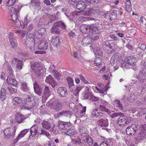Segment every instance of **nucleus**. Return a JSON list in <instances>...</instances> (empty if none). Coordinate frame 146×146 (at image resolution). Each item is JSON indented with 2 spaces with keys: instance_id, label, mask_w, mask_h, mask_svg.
<instances>
[{
  "instance_id": "5",
  "label": "nucleus",
  "mask_w": 146,
  "mask_h": 146,
  "mask_svg": "<svg viewBox=\"0 0 146 146\" xmlns=\"http://www.w3.org/2000/svg\"><path fill=\"white\" fill-rule=\"evenodd\" d=\"M15 129L8 128L5 129L4 131L5 138L8 139L11 136H14L15 135Z\"/></svg>"
},
{
  "instance_id": "34",
  "label": "nucleus",
  "mask_w": 146,
  "mask_h": 146,
  "mask_svg": "<svg viewBox=\"0 0 146 146\" xmlns=\"http://www.w3.org/2000/svg\"><path fill=\"white\" fill-rule=\"evenodd\" d=\"M66 80L68 82V86L70 90H72V87L74 86L73 79L70 77H68L67 78Z\"/></svg>"
},
{
  "instance_id": "29",
  "label": "nucleus",
  "mask_w": 146,
  "mask_h": 146,
  "mask_svg": "<svg viewBox=\"0 0 146 146\" xmlns=\"http://www.w3.org/2000/svg\"><path fill=\"white\" fill-rule=\"evenodd\" d=\"M88 31L92 33L93 34L98 33L99 31L97 27L94 24L88 25Z\"/></svg>"
},
{
  "instance_id": "13",
  "label": "nucleus",
  "mask_w": 146,
  "mask_h": 146,
  "mask_svg": "<svg viewBox=\"0 0 146 146\" xmlns=\"http://www.w3.org/2000/svg\"><path fill=\"white\" fill-rule=\"evenodd\" d=\"M137 130L136 126L135 125H132L127 127L126 129V131L128 135H132L135 133Z\"/></svg>"
},
{
  "instance_id": "50",
  "label": "nucleus",
  "mask_w": 146,
  "mask_h": 146,
  "mask_svg": "<svg viewBox=\"0 0 146 146\" xmlns=\"http://www.w3.org/2000/svg\"><path fill=\"white\" fill-rule=\"evenodd\" d=\"M137 55L139 57H141L143 56V52L139 48H136V50Z\"/></svg>"
},
{
  "instance_id": "64",
  "label": "nucleus",
  "mask_w": 146,
  "mask_h": 146,
  "mask_svg": "<svg viewBox=\"0 0 146 146\" xmlns=\"http://www.w3.org/2000/svg\"><path fill=\"white\" fill-rule=\"evenodd\" d=\"M139 47L142 51L145 50L146 49V46L144 44H139Z\"/></svg>"
},
{
  "instance_id": "26",
  "label": "nucleus",
  "mask_w": 146,
  "mask_h": 146,
  "mask_svg": "<svg viewBox=\"0 0 146 146\" xmlns=\"http://www.w3.org/2000/svg\"><path fill=\"white\" fill-rule=\"evenodd\" d=\"M72 113L68 110H64L60 112L58 114V116L70 117L72 115Z\"/></svg>"
},
{
  "instance_id": "46",
  "label": "nucleus",
  "mask_w": 146,
  "mask_h": 146,
  "mask_svg": "<svg viewBox=\"0 0 146 146\" xmlns=\"http://www.w3.org/2000/svg\"><path fill=\"white\" fill-rule=\"evenodd\" d=\"M79 21L81 22H83L84 21H86L87 20H94V18H91L88 17H85L84 16H80L78 18Z\"/></svg>"
},
{
  "instance_id": "54",
  "label": "nucleus",
  "mask_w": 146,
  "mask_h": 146,
  "mask_svg": "<svg viewBox=\"0 0 146 146\" xmlns=\"http://www.w3.org/2000/svg\"><path fill=\"white\" fill-rule=\"evenodd\" d=\"M122 115V114L121 113H113L112 114H110V116L111 118H114L116 117H119Z\"/></svg>"
},
{
  "instance_id": "16",
  "label": "nucleus",
  "mask_w": 146,
  "mask_h": 146,
  "mask_svg": "<svg viewBox=\"0 0 146 146\" xmlns=\"http://www.w3.org/2000/svg\"><path fill=\"white\" fill-rule=\"evenodd\" d=\"M141 132L138 135L141 139L146 138V124L142 125L140 127Z\"/></svg>"
},
{
  "instance_id": "35",
  "label": "nucleus",
  "mask_w": 146,
  "mask_h": 146,
  "mask_svg": "<svg viewBox=\"0 0 146 146\" xmlns=\"http://www.w3.org/2000/svg\"><path fill=\"white\" fill-rule=\"evenodd\" d=\"M118 58V54L115 53L111 57L110 60V63L112 66L116 62L117 59Z\"/></svg>"
},
{
  "instance_id": "21",
  "label": "nucleus",
  "mask_w": 146,
  "mask_h": 146,
  "mask_svg": "<svg viewBox=\"0 0 146 146\" xmlns=\"http://www.w3.org/2000/svg\"><path fill=\"white\" fill-rule=\"evenodd\" d=\"M80 11H74L72 13L70 16L66 13H65V14L70 20L72 21L74 18H77V16L81 15Z\"/></svg>"
},
{
  "instance_id": "43",
  "label": "nucleus",
  "mask_w": 146,
  "mask_h": 146,
  "mask_svg": "<svg viewBox=\"0 0 146 146\" xmlns=\"http://www.w3.org/2000/svg\"><path fill=\"white\" fill-rule=\"evenodd\" d=\"M81 136L82 143L85 144L86 143L87 140L89 137L88 135L86 133H83L81 135Z\"/></svg>"
},
{
  "instance_id": "14",
  "label": "nucleus",
  "mask_w": 146,
  "mask_h": 146,
  "mask_svg": "<svg viewBox=\"0 0 146 146\" xmlns=\"http://www.w3.org/2000/svg\"><path fill=\"white\" fill-rule=\"evenodd\" d=\"M33 84L35 93L39 95H40L42 92V88L41 85L36 82H35Z\"/></svg>"
},
{
  "instance_id": "24",
  "label": "nucleus",
  "mask_w": 146,
  "mask_h": 146,
  "mask_svg": "<svg viewBox=\"0 0 146 146\" xmlns=\"http://www.w3.org/2000/svg\"><path fill=\"white\" fill-rule=\"evenodd\" d=\"M48 44L46 41L44 40L38 45V48L40 50H46L48 48Z\"/></svg>"
},
{
  "instance_id": "41",
  "label": "nucleus",
  "mask_w": 146,
  "mask_h": 146,
  "mask_svg": "<svg viewBox=\"0 0 146 146\" xmlns=\"http://www.w3.org/2000/svg\"><path fill=\"white\" fill-rule=\"evenodd\" d=\"M21 85V88L23 91L27 92H29V88L27 86V84L26 83H22Z\"/></svg>"
},
{
  "instance_id": "62",
  "label": "nucleus",
  "mask_w": 146,
  "mask_h": 146,
  "mask_svg": "<svg viewBox=\"0 0 146 146\" xmlns=\"http://www.w3.org/2000/svg\"><path fill=\"white\" fill-rule=\"evenodd\" d=\"M86 143L89 144L90 145H92L93 143L92 139L91 138L89 137L88 138L87 140Z\"/></svg>"
},
{
  "instance_id": "40",
  "label": "nucleus",
  "mask_w": 146,
  "mask_h": 146,
  "mask_svg": "<svg viewBox=\"0 0 146 146\" xmlns=\"http://www.w3.org/2000/svg\"><path fill=\"white\" fill-rule=\"evenodd\" d=\"M113 105L115 107H116L119 109L123 110V107L122 104L118 100H116L113 102Z\"/></svg>"
},
{
  "instance_id": "31",
  "label": "nucleus",
  "mask_w": 146,
  "mask_h": 146,
  "mask_svg": "<svg viewBox=\"0 0 146 146\" xmlns=\"http://www.w3.org/2000/svg\"><path fill=\"white\" fill-rule=\"evenodd\" d=\"M41 125L43 128L47 130H49L51 127V124L50 122L44 120L41 123Z\"/></svg>"
},
{
  "instance_id": "4",
  "label": "nucleus",
  "mask_w": 146,
  "mask_h": 146,
  "mask_svg": "<svg viewBox=\"0 0 146 146\" xmlns=\"http://www.w3.org/2000/svg\"><path fill=\"white\" fill-rule=\"evenodd\" d=\"M131 121V118L123 115L120 116L117 120V123L119 125L124 126L129 123Z\"/></svg>"
},
{
  "instance_id": "25",
  "label": "nucleus",
  "mask_w": 146,
  "mask_h": 146,
  "mask_svg": "<svg viewBox=\"0 0 146 146\" xmlns=\"http://www.w3.org/2000/svg\"><path fill=\"white\" fill-rule=\"evenodd\" d=\"M67 122H66L62 121L59 122V128L60 129H62L64 130H67V129H69V126Z\"/></svg>"
},
{
  "instance_id": "2",
  "label": "nucleus",
  "mask_w": 146,
  "mask_h": 146,
  "mask_svg": "<svg viewBox=\"0 0 146 146\" xmlns=\"http://www.w3.org/2000/svg\"><path fill=\"white\" fill-rule=\"evenodd\" d=\"M6 74L7 75V78L6 80L8 84H11L13 86H16L17 84V82L13 78V70L9 66L6 70Z\"/></svg>"
},
{
  "instance_id": "3",
  "label": "nucleus",
  "mask_w": 146,
  "mask_h": 146,
  "mask_svg": "<svg viewBox=\"0 0 146 146\" xmlns=\"http://www.w3.org/2000/svg\"><path fill=\"white\" fill-rule=\"evenodd\" d=\"M31 68L34 71L35 74L38 77H41L43 75V70L38 62H35L31 65Z\"/></svg>"
},
{
  "instance_id": "44",
  "label": "nucleus",
  "mask_w": 146,
  "mask_h": 146,
  "mask_svg": "<svg viewBox=\"0 0 146 146\" xmlns=\"http://www.w3.org/2000/svg\"><path fill=\"white\" fill-rule=\"evenodd\" d=\"M89 94L87 92H86V94H85L84 96L86 98H89L90 100L94 101H96L98 100V98L93 95L91 96L90 98Z\"/></svg>"
},
{
  "instance_id": "57",
  "label": "nucleus",
  "mask_w": 146,
  "mask_h": 146,
  "mask_svg": "<svg viewBox=\"0 0 146 146\" xmlns=\"http://www.w3.org/2000/svg\"><path fill=\"white\" fill-rule=\"evenodd\" d=\"M78 76L79 77L81 81L83 82L84 84H89V82L86 80L84 77L82 75L80 74Z\"/></svg>"
},
{
  "instance_id": "33",
  "label": "nucleus",
  "mask_w": 146,
  "mask_h": 146,
  "mask_svg": "<svg viewBox=\"0 0 146 146\" xmlns=\"http://www.w3.org/2000/svg\"><path fill=\"white\" fill-rule=\"evenodd\" d=\"M92 114L93 115L96 116L97 117H100L102 116L103 113L102 112L98 111L97 108L94 109L92 113Z\"/></svg>"
},
{
  "instance_id": "60",
  "label": "nucleus",
  "mask_w": 146,
  "mask_h": 146,
  "mask_svg": "<svg viewBox=\"0 0 146 146\" xmlns=\"http://www.w3.org/2000/svg\"><path fill=\"white\" fill-rule=\"evenodd\" d=\"M137 102L139 105H141L143 104H146V99H145V98H143L142 99Z\"/></svg>"
},
{
  "instance_id": "11",
  "label": "nucleus",
  "mask_w": 146,
  "mask_h": 146,
  "mask_svg": "<svg viewBox=\"0 0 146 146\" xmlns=\"http://www.w3.org/2000/svg\"><path fill=\"white\" fill-rule=\"evenodd\" d=\"M35 35L33 33H29L27 34V39H29L31 41H32V46L30 48L32 52L34 51L35 45Z\"/></svg>"
},
{
  "instance_id": "17",
  "label": "nucleus",
  "mask_w": 146,
  "mask_h": 146,
  "mask_svg": "<svg viewBox=\"0 0 146 146\" xmlns=\"http://www.w3.org/2000/svg\"><path fill=\"white\" fill-rule=\"evenodd\" d=\"M89 6H88L83 2L80 1L76 5V8L78 10H81L82 11L85 9H88Z\"/></svg>"
},
{
  "instance_id": "49",
  "label": "nucleus",
  "mask_w": 146,
  "mask_h": 146,
  "mask_svg": "<svg viewBox=\"0 0 146 146\" xmlns=\"http://www.w3.org/2000/svg\"><path fill=\"white\" fill-rule=\"evenodd\" d=\"M112 145L111 142L110 140L104 141L101 143L100 146H111Z\"/></svg>"
},
{
  "instance_id": "19",
  "label": "nucleus",
  "mask_w": 146,
  "mask_h": 146,
  "mask_svg": "<svg viewBox=\"0 0 146 146\" xmlns=\"http://www.w3.org/2000/svg\"><path fill=\"white\" fill-rule=\"evenodd\" d=\"M88 6V7H89V5ZM88 10H85L84 11H80V13L81 15H83L84 16H91L92 15L94 12V10L92 8L88 9Z\"/></svg>"
},
{
  "instance_id": "6",
  "label": "nucleus",
  "mask_w": 146,
  "mask_h": 146,
  "mask_svg": "<svg viewBox=\"0 0 146 146\" xmlns=\"http://www.w3.org/2000/svg\"><path fill=\"white\" fill-rule=\"evenodd\" d=\"M12 64L15 65L17 71L22 69L23 65V62L21 60L15 58H13L12 60Z\"/></svg>"
},
{
  "instance_id": "39",
  "label": "nucleus",
  "mask_w": 146,
  "mask_h": 146,
  "mask_svg": "<svg viewBox=\"0 0 146 146\" xmlns=\"http://www.w3.org/2000/svg\"><path fill=\"white\" fill-rule=\"evenodd\" d=\"M54 107L56 111H59L62 107L61 104L58 101H56L53 104Z\"/></svg>"
},
{
  "instance_id": "10",
  "label": "nucleus",
  "mask_w": 146,
  "mask_h": 146,
  "mask_svg": "<svg viewBox=\"0 0 146 146\" xmlns=\"http://www.w3.org/2000/svg\"><path fill=\"white\" fill-rule=\"evenodd\" d=\"M10 11L12 14H11V17L12 20L14 21H15L18 20V14L19 11V9H16L13 7H11L10 9Z\"/></svg>"
},
{
  "instance_id": "55",
  "label": "nucleus",
  "mask_w": 146,
  "mask_h": 146,
  "mask_svg": "<svg viewBox=\"0 0 146 146\" xmlns=\"http://www.w3.org/2000/svg\"><path fill=\"white\" fill-rule=\"evenodd\" d=\"M86 3L88 4V5L93 4L94 3H99L100 1V0H98V1H96L94 0H85Z\"/></svg>"
},
{
  "instance_id": "36",
  "label": "nucleus",
  "mask_w": 146,
  "mask_h": 146,
  "mask_svg": "<svg viewBox=\"0 0 146 146\" xmlns=\"http://www.w3.org/2000/svg\"><path fill=\"white\" fill-rule=\"evenodd\" d=\"M66 130L67 131L65 132V133L66 135L70 136H72L76 134V133L74 129H70L69 127V129H67Z\"/></svg>"
},
{
  "instance_id": "8",
  "label": "nucleus",
  "mask_w": 146,
  "mask_h": 146,
  "mask_svg": "<svg viewBox=\"0 0 146 146\" xmlns=\"http://www.w3.org/2000/svg\"><path fill=\"white\" fill-rule=\"evenodd\" d=\"M8 38L11 46L13 48L17 47V40L14 36L13 33H10L9 34Z\"/></svg>"
},
{
  "instance_id": "47",
  "label": "nucleus",
  "mask_w": 146,
  "mask_h": 146,
  "mask_svg": "<svg viewBox=\"0 0 146 146\" xmlns=\"http://www.w3.org/2000/svg\"><path fill=\"white\" fill-rule=\"evenodd\" d=\"M39 131V133L40 135H45L47 137L50 135L49 133L41 128H40Z\"/></svg>"
},
{
  "instance_id": "45",
  "label": "nucleus",
  "mask_w": 146,
  "mask_h": 146,
  "mask_svg": "<svg viewBox=\"0 0 146 146\" xmlns=\"http://www.w3.org/2000/svg\"><path fill=\"white\" fill-rule=\"evenodd\" d=\"M95 63L96 65L100 67L102 63V58L99 57H96L94 60Z\"/></svg>"
},
{
  "instance_id": "48",
  "label": "nucleus",
  "mask_w": 146,
  "mask_h": 146,
  "mask_svg": "<svg viewBox=\"0 0 146 146\" xmlns=\"http://www.w3.org/2000/svg\"><path fill=\"white\" fill-rule=\"evenodd\" d=\"M16 2V0H8L6 3V5L9 7L13 6Z\"/></svg>"
},
{
  "instance_id": "18",
  "label": "nucleus",
  "mask_w": 146,
  "mask_h": 146,
  "mask_svg": "<svg viewBox=\"0 0 146 146\" xmlns=\"http://www.w3.org/2000/svg\"><path fill=\"white\" fill-rule=\"evenodd\" d=\"M57 92L59 96L63 97L66 96L67 93L66 88L63 87L59 88Z\"/></svg>"
},
{
  "instance_id": "61",
  "label": "nucleus",
  "mask_w": 146,
  "mask_h": 146,
  "mask_svg": "<svg viewBox=\"0 0 146 146\" xmlns=\"http://www.w3.org/2000/svg\"><path fill=\"white\" fill-rule=\"evenodd\" d=\"M7 89H8L10 93H15L17 92V90L13 88L7 87Z\"/></svg>"
},
{
  "instance_id": "58",
  "label": "nucleus",
  "mask_w": 146,
  "mask_h": 146,
  "mask_svg": "<svg viewBox=\"0 0 146 146\" xmlns=\"http://www.w3.org/2000/svg\"><path fill=\"white\" fill-rule=\"evenodd\" d=\"M72 140L73 143H74L75 145H78L80 143H82L81 141V139L79 138H78L76 140L74 139H72Z\"/></svg>"
},
{
  "instance_id": "38",
  "label": "nucleus",
  "mask_w": 146,
  "mask_h": 146,
  "mask_svg": "<svg viewBox=\"0 0 146 146\" xmlns=\"http://www.w3.org/2000/svg\"><path fill=\"white\" fill-rule=\"evenodd\" d=\"M126 1L125 7L127 11L128 12H130L131 11L132 8L131 5V1L130 0H125Z\"/></svg>"
},
{
  "instance_id": "15",
  "label": "nucleus",
  "mask_w": 146,
  "mask_h": 146,
  "mask_svg": "<svg viewBox=\"0 0 146 146\" xmlns=\"http://www.w3.org/2000/svg\"><path fill=\"white\" fill-rule=\"evenodd\" d=\"M45 81L46 83L51 85L53 88H55L57 85V84L55 82L53 77L50 75L46 77Z\"/></svg>"
},
{
  "instance_id": "9",
  "label": "nucleus",
  "mask_w": 146,
  "mask_h": 146,
  "mask_svg": "<svg viewBox=\"0 0 146 146\" xmlns=\"http://www.w3.org/2000/svg\"><path fill=\"white\" fill-rule=\"evenodd\" d=\"M139 82L141 84L146 81V72L141 70L140 73L137 76Z\"/></svg>"
},
{
  "instance_id": "30",
  "label": "nucleus",
  "mask_w": 146,
  "mask_h": 146,
  "mask_svg": "<svg viewBox=\"0 0 146 146\" xmlns=\"http://www.w3.org/2000/svg\"><path fill=\"white\" fill-rule=\"evenodd\" d=\"M50 92L48 87L45 86L44 89V94L42 96L43 98L46 100L50 95Z\"/></svg>"
},
{
  "instance_id": "32",
  "label": "nucleus",
  "mask_w": 146,
  "mask_h": 146,
  "mask_svg": "<svg viewBox=\"0 0 146 146\" xmlns=\"http://www.w3.org/2000/svg\"><path fill=\"white\" fill-rule=\"evenodd\" d=\"M25 118L24 115L21 114H17L16 115L15 120L18 123H21L23 122Z\"/></svg>"
},
{
  "instance_id": "1",
  "label": "nucleus",
  "mask_w": 146,
  "mask_h": 146,
  "mask_svg": "<svg viewBox=\"0 0 146 146\" xmlns=\"http://www.w3.org/2000/svg\"><path fill=\"white\" fill-rule=\"evenodd\" d=\"M13 103L14 105L21 104V109L29 110L33 107V105L31 102V98L27 96L23 100L19 97H15L13 99Z\"/></svg>"
},
{
  "instance_id": "56",
  "label": "nucleus",
  "mask_w": 146,
  "mask_h": 146,
  "mask_svg": "<svg viewBox=\"0 0 146 146\" xmlns=\"http://www.w3.org/2000/svg\"><path fill=\"white\" fill-rule=\"evenodd\" d=\"M99 38V34L98 33H95V34H93L92 36V40H98Z\"/></svg>"
},
{
  "instance_id": "37",
  "label": "nucleus",
  "mask_w": 146,
  "mask_h": 146,
  "mask_svg": "<svg viewBox=\"0 0 146 146\" xmlns=\"http://www.w3.org/2000/svg\"><path fill=\"white\" fill-rule=\"evenodd\" d=\"M88 25H82L80 27V30L82 33H86L88 31Z\"/></svg>"
},
{
  "instance_id": "51",
  "label": "nucleus",
  "mask_w": 146,
  "mask_h": 146,
  "mask_svg": "<svg viewBox=\"0 0 146 146\" xmlns=\"http://www.w3.org/2000/svg\"><path fill=\"white\" fill-rule=\"evenodd\" d=\"M99 109L100 110L102 111H106L108 113H110V111L106 108L103 105H100V106L99 107Z\"/></svg>"
},
{
  "instance_id": "22",
  "label": "nucleus",
  "mask_w": 146,
  "mask_h": 146,
  "mask_svg": "<svg viewBox=\"0 0 146 146\" xmlns=\"http://www.w3.org/2000/svg\"><path fill=\"white\" fill-rule=\"evenodd\" d=\"M92 42L91 37L87 36L83 38L81 43L84 46H86Z\"/></svg>"
},
{
  "instance_id": "59",
  "label": "nucleus",
  "mask_w": 146,
  "mask_h": 146,
  "mask_svg": "<svg viewBox=\"0 0 146 146\" xmlns=\"http://www.w3.org/2000/svg\"><path fill=\"white\" fill-rule=\"evenodd\" d=\"M108 86V85H106L104 87H103V88H102V87L101 88L99 92L101 94L104 93L105 91H106L107 90V88Z\"/></svg>"
},
{
  "instance_id": "7",
  "label": "nucleus",
  "mask_w": 146,
  "mask_h": 146,
  "mask_svg": "<svg viewBox=\"0 0 146 146\" xmlns=\"http://www.w3.org/2000/svg\"><path fill=\"white\" fill-rule=\"evenodd\" d=\"M56 27H60L63 29H66V26L64 23L61 21H59L54 23V27L52 28L51 31V33H54V32L56 34L59 33V31L58 30H55V28Z\"/></svg>"
},
{
  "instance_id": "53",
  "label": "nucleus",
  "mask_w": 146,
  "mask_h": 146,
  "mask_svg": "<svg viewBox=\"0 0 146 146\" xmlns=\"http://www.w3.org/2000/svg\"><path fill=\"white\" fill-rule=\"evenodd\" d=\"M15 33L18 35L21 36H24L26 33V31L23 30H17L16 31Z\"/></svg>"
},
{
  "instance_id": "20",
  "label": "nucleus",
  "mask_w": 146,
  "mask_h": 146,
  "mask_svg": "<svg viewBox=\"0 0 146 146\" xmlns=\"http://www.w3.org/2000/svg\"><path fill=\"white\" fill-rule=\"evenodd\" d=\"M51 42L52 45L54 46L58 47L59 46L60 42L58 37L56 36H53L52 37Z\"/></svg>"
},
{
  "instance_id": "27",
  "label": "nucleus",
  "mask_w": 146,
  "mask_h": 146,
  "mask_svg": "<svg viewBox=\"0 0 146 146\" xmlns=\"http://www.w3.org/2000/svg\"><path fill=\"white\" fill-rule=\"evenodd\" d=\"M29 129H25L21 131L17 137L15 139V143H16L21 138L23 137L24 135L28 132Z\"/></svg>"
},
{
  "instance_id": "63",
  "label": "nucleus",
  "mask_w": 146,
  "mask_h": 146,
  "mask_svg": "<svg viewBox=\"0 0 146 146\" xmlns=\"http://www.w3.org/2000/svg\"><path fill=\"white\" fill-rule=\"evenodd\" d=\"M114 50L112 48L108 47V48L107 49V52L108 53H111L114 52Z\"/></svg>"
},
{
  "instance_id": "52",
  "label": "nucleus",
  "mask_w": 146,
  "mask_h": 146,
  "mask_svg": "<svg viewBox=\"0 0 146 146\" xmlns=\"http://www.w3.org/2000/svg\"><path fill=\"white\" fill-rule=\"evenodd\" d=\"M52 74L54 76V77L58 80L60 79V75L58 72L56 70H54L53 71Z\"/></svg>"
},
{
  "instance_id": "23",
  "label": "nucleus",
  "mask_w": 146,
  "mask_h": 146,
  "mask_svg": "<svg viewBox=\"0 0 146 146\" xmlns=\"http://www.w3.org/2000/svg\"><path fill=\"white\" fill-rule=\"evenodd\" d=\"M97 123L98 125L102 127H107L108 125V120L106 118L100 119L98 121Z\"/></svg>"
},
{
  "instance_id": "42",
  "label": "nucleus",
  "mask_w": 146,
  "mask_h": 146,
  "mask_svg": "<svg viewBox=\"0 0 146 146\" xmlns=\"http://www.w3.org/2000/svg\"><path fill=\"white\" fill-rule=\"evenodd\" d=\"M83 87L81 85H78L76 86L75 90L73 92V94L76 96H77L80 91L82 89Z\"/></svg>"
},
{
  "instance_id": "28",
  "label": "nucleus",
  "mask_w": 146,
  "mask_h": 146,
  "mask_svg": "<svg viewBox=\"0 0 146 146\" xmlns=\"http://www.w3.org/2000/svg\"><path fill=\"white\" fill-rule=\"evenodd\" d=\"M38 127L36 125H33L30 128V132L32 136L34 137L39 132L38 131Z\"/></svg>"
},
{
  "instance_id": "12",
  "label": "nucleus",
  "mask_w": 146,
  "mask_h": 146,
  "mask_svg": "<svg viewBox=\"0 0 146 146\" xmlns=\"http://www.w3.org/2000/svg\"><path fill=\"white\" fill-rule=\"evenodd\" d=\"M125 62L127 64L133 66L136 62V58L133 56H128L125 59Z\"/></svg>"
}]
</instances>
